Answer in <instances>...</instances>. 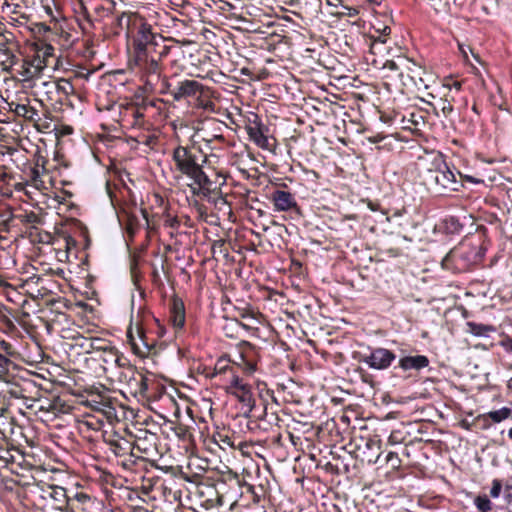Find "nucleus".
<instances>
[{"mask_svg": "<svg viewBox=\"0 0 512 512\" xmlns=\"http://www.w3.org/2000/svg\"><path fill=\"white\" fill-rule=\"evenodd\" d=\"M499 345L508 353H512V337L504 335L499 341Z\"/></svg>", "mask_w": 512, "mask_h": 512, "instance_id": "nucleus-64", "label": "nucleus"}, {"mask_svg": "<svg viewBox=\"0 0 512 512\" xmlns=\"http://www.w3.org/2000/svg\"><path fill=\"white\" fill-rule=\"evenodd\" d=\"M34 127L41 133H48L53 131L51 122L47 121L46 119H41L39 116L38 121H33Z\"/></svg>", "mask_w": 512, "mask_h": 512, "instance_id": "nucleus-58", "label": "nucleus"}, {"mask_svg": "<svg viewBox=\"0 0 512 512\" xmlns=\"http://www.w3.org/2000/svg\"><path fill=\"white\" fill-rule=\"evenodd\" d=\"M424 75H426L425 69L418 66L415 62H412L411 66L407 67L406 72L401 71L399 73L403 86L417 91L429 88Z\"/></svg>", "mask_w": 512, "mask_h": 512, "instance_id": "nucleus-24", "label": "nucleus"}, {"mask_svg": "<svg viewBox=\"0 0 512 512\" xmlns=\"http://www.w3.org/2000/svg\"><path fill=\"white\" fill-rule=\"evenodd\" d=\"M89 340L91 346V354H96V356L112 345L110 341L103 338L89 337Z\"/></svg>", "mask_w": 512, "mask_h": 512, "instance_id": "nucleus-47", "label": "nucleus"}, {"mask_svg": "<svg viewBox=\"0 0 512 512\" xmlns=\"http://www.w3.org/2000/svg\"><path fill=\"white\" fill-rule=\"evenodd\" d=\"M173 171L187 178L194 174L207 161V155L195 142L187 145L178 144L172 151Z\"/></svg>", "mask_w": 512, "mask_h": 512, "instance_id": "nucleus-10", "label": "nucleus"}, {"mask_svg": "<svg viewBox=\"0 0 512 512\" xmlns=\"http://www.w3.org/2000/svg\"><path fill=\"white\" fill-rule=\"evenodd\" d=\"M258 397L263 405L264 417L268 416V410L272 409V405H279L274 390L270 389L265 382H258L256 385Z\"/></svg>", "mask_w": 512, "mask_h": 512, "instance_id": "nucleus-33", "label": "nucleus"}, {"mask_svg": "<svg viewBox=\"0 0 512 512\" xmlns=\"http://www.w3.org/2000/svg\"><path fill=\"white\" fill-rule=\"evenodd\" d=\"M87 403L91 406L92 410L102 416L98 422H102L103 419L112 422V420L116 418V409L109 398L100 394L92 395L91 399L87 400Z\"/></svg>", "mask_w": 512, "mask_h": 512, "instance_id": "nucleus-30", "label": "nucleus"}, {"mask_svg": "<svg viewBox=\"0 0 512 512\" xmlns=\"http://www.w3.org/2000/svg\"><path fill=\"white\" fill-rule=\"evenodd\" d=\"M106 186L107 193L109 195L113 207L115 209L119 207L126 213V231L130 237H133L140 229L141 223L136 215L126 212L124 207L128 205V202H132V204L135 205V199L133 197L131 189L123 182L120 184V186L115 185V189L119 192L121 196V199H119L116 192L110 187V184L107 183Z\"/></svg>", "mask_w": 512, "mask_h": 512, "instance_id": "nucleus-14", "label": "nucleus"}, {"mask_svg": "<svg viewBox=\"0 0 512 512\" xmlns=\"http://www.w3.org/2000/svg\"><path fill=\"white\" fill-rule=\"evenodd\" d=\"M397 364L394 366V370H401L404 373L409 371L419 372L424 368H427L430 364V360L425 355H409L407 350L398 347Z\"/></svg>", "mask_w": 512, "mask_h": 512, "instance_id": "nucleus-23", "label": "nucleus"}, {"mask_svg": "<svg viewBox=\"0 0 512 512\" xmlns=\"http://www.w3.org/2000/svg\"><path fill=\"white\" fill-rule=\"evenodd\" d=\"M206 377L210 379L220 378L229 384L232 382L233 375H239V369L236 360H232L229 355L220 356L213 368H205Z\"/></svg>", "mask_w": 512, "mask_h": 512, "instance_id": "nucleus-22", "label": "nucleus"}, {"mask_svg": "<svg viewBox=\"0 0 512 512\" xmlns=\"http://www.w3.org/2000/svg\"><path fill=\"white\" fill-rule=\"evenodd\" d=\"M130 371L132 375L129 384L134 387V393L147 399L155 398L160 389V383L156 380L155 375L153 373H143L134 367H130Z\"/></svg>", "mask_w": 512, "mask_h": 512, "instance_id": "nucleus-18", "label": "nucleus"}, {"mask_svg": "<svg viewBox=\"0 0 512 512\" xmlns=\"http://www.w3.org/2000/svg\"><path fill=\"white\" fill-rule=\"evenodd\" d=\"M13 463L14 457L11 450L7 447L0 446V469L9 468Z\"/></svg>", "mask_w": 512, "mask_h": 512, "instance_id": "nucleus-51", "label": "nucleus"}, {"mask_svg": "<svg viewBox=\"0 0 512 512\" xmlns=\"http://www.w3.org/2000/svg\"><path fill=\"white\" fill-rule=\"evenodd\" d=\"M77 20L80 28L84 33H87L88 30L93 26L91 16L87 8L83 4H81V11Z\"/></svg>", "mask_w": 512, "mask_h": 512, "instance_id": "nucleus-48", "label": "nucleus"}, {"mask_svg": "<svg viewBox=\"0 0 512 512\" xmlns=\"http://www.w3.org/2000/svg\"><path fill=\"white\" fill-rule=\"evenodd\" d=\"M239 361L236 364L239 370L246 375H252L258 370V364L261 359V348L248 342L242 341L238 345Z\"/></svg>", "mask_w": 512, "mask_h": 512, "instance_id": "nucleus-19", "label": "nucleus"}, {"mask_svg": "<svg viewBox=\"0 0 512 512\" xmlns=\"http://www.w3.org/2000/svg\"><path fill=\"white\" fill-rule=\"evenodd\" d=\"M456 176L458 180H461L462 185L464 186L465 182L471 183V184H481L483 183L482 179L476 178L471 175L462 174L460 171L456 169Z\"/></svg>", "mask_w": 512, "mask_h": 512, "instance_id": "nucleus-60", "label": "nucleus"}, {"mask_svg": "<svg viewBox=\"0 0 512 512\" xmlns=\"http://www.w3.org/2000/svg\"><path fill=\"white\" fill-rule=\"evenodd\" d=\"M196 493L199 497L200 505L206 509L223 505V497L214 485L201 482L197 485Z\"/></svg>", "mask_w": 512, "mask_h": 512, "instance_id": "nucleus-29", "label": "nucleus"}, {"mask_svg": "<svg viewBox=\"0 0 512 512\" xmlns=\"http://www.w3.org/2000/svg\"><path fill=\"white\" fill-rule=\"evenodd\" d=\"M30 54L36 62L37 60L41 61L42 70L52 65L56 60L54 47L46 42L35 43Z\"/></svg>", "mask_w": 512, "mask_h": 512, "instance_id": "nucleus-31", "label": "nucleus"}, {"mask_svg": "<svg viewBox=\"0 0 512 512\" xmlns=\"http://www.w3.org/2000/svg\"><path fill=\"white\" fill-rule=\"evenodd\" d=\"M512 414V410L508 407H502L499 410L490 411L486 414V417L491 419L494 423H499L507 418H509Z\"/></svg>", "mask_w": 512, "mask_h": 512, "instance_id": "nucleus-49", "label": "nucleus"}, {"mask_svg": "<svg viewBox=\"0 0 512 512\" xmlns=\"http://www.w3.org/2000/svg\"><path fill=\"white\" fill-rule=\"evenodd\" d=\"M165 333L166 328L158 318L150 311L139 310L136 317L131 318L126 338L132 352L140 358H146L160 352L161 339Z\"/></svg>", "mask_w": 512, "mask_h": 512, "instance_id": "nucleus-2", "label": "nucleus"}, {"mask_svg": "<svg viewBox=\"0 0 512 512\" xmlns=\"http://www.w3.org/2000/svg\"><path fill=\"white\" fill-rule=\"evenodd\" d=\"M14 377L0 378V413H5L14 399L26 398V391L31 382L19 383Z\"/></svg>", "mask_w": 512, "mask_h": 512, "instance_id": "nucleus-17", "label": "nucleus"}, {"mask_svg": "<svg viewBox=\"0 0 512 512\" xmlns=\"http://www.w3.org/2000/svg\"><path fill=\"white\" fill-rule=\"evenodd\" d=\"M474 505L476 506L479 512H489L492 510V502L489 497L485 494L478 495L474 499Z\"/></svg>", "mask_w": 512, "mask_h": 512, "instance_id": "nucleus-50", "label": "nucleus"}, {"mask_svg": "<svg viewBox=\"0 0 512 512\" xmlns=\"http://www.w3.org/2000/svg\"><path fill=\"white\" fill-rule=\"evenodd\" d=\"M438 229L445 234H459L463 229V224L458 217L447 216L439 223Z\"/></svg>", "mask_w": 512, "mask_h": 512, "instance_id": "nucleus-39", "label": "nucleus"}, {"mask_svg": "<svg viewBox=\"0 0 512 512\" xmlns=\"http://www.w3.org/2000/svg\"><path fill=\"white\" fill-rule=\"evenodd\" d=\"M33 504L39 512H53L66 509L69 498L65 488L45 483L35 484L30 489Z\"/></svg>", "mask_w": 512, "mask_h": 512, "instance_id": "nucleus-8", "label": "nucleus"}, {"mask_svg": "<svg viewBox=\"0 0 512 512\" xmlns=\"http://www.w3.org/2000/svg\"><path fill=\"white\" fill-rule=\"evenodd\" d=\"M14 377L0 378V413H5L14 399L26 398V391L31 382L19 383Z\"/></svg>", "mask_w": 512, "mask_h": 512, "instance_id": "nucleus-16", "label": "nucleus"}, {"mask_svg": "<svg viewBox=\"0 0 512 512\" xmlns=\"http://www.w3.org/2000/svg\"><path fill=\"white\" fill-rule=\"evenodd\" d=\"M11 110L16 116L24 118L26 121L32 122L39 120V111L29 104L12 103Z\"/></svg>", "mask_w": 512, "mask_h": 512, "instance_id": "nucleus-38", "label": "nucleus"}, {"mask_svg": "<svg viewBox=\"0 0 512 512\" xmlns=\"http://www.w3.org/2000/svg\"><path fill=\"white\" fill-rule=\"evenodd\" d=\"M158 102L163 100L135 96L130 101L112 105L113 109H118L120 125L125 129L138 131L136 141L150 148L158 143V136L153 131V123L148 117V112L155 108Z\"/></svg>", "mask_w": 512, "mask_h": 512, "instance_id": "nucleus-3", "label": "nucleus"}, {"mask_svg": "<svg viewBox=\"0 0 512 512\" xmlns=\"http://www.w3.org/2000/svg\"><path fill=\"white\" fill-rule=\"evenodd\" d=\"M103 442L107 445L116 458L117 464L124 470L137 472L142 469V459L134 452L133 440L121 435L118 432L105 431L102 435Z\"/></svg>", "mask_w": 512, "mask_h": 512, "instance_id": "nucleus-7", "label": "nucleus"}, {"mask_svg": "<svg viewBox=\"0 0 512 512\" xmlns=\"http://www.w3.org/2000/svg\"><path fill=\"white\" fill-rule=\"evenodd\" d=\"M264 442L269 443V445H271V446H276V447L283 446L282 435L280 432L274 433L271 437L265 438Z\"/></svg>", "mask_w": 512, "mask_h": 512, "instance_id": "nucleus-61", "label": "nucleus"}, {"mask_svg": "<svg viewBox=\"0 0 512 512\" xmlns=\"http://www.w3.org/2000/svg\"><path fill=\"white\" fill-rule=\"evenodd\" d=\"M278 420L279 418L275 411H271L268 413V416L265 417L263 412L256 420H250L248 422V428L260 434L261 432H267L272 422Z\"/></svg>", "mask_w": 512, "mask_h": 512, "instance_id": "nucleus-36", "label": "nucleus"}, {"mask_svg": "<svg viewBox=\"0 0 512 512\" xmlns=\"http://www.w3.org/2000/svg\"><path fill=\"white\" fill-rule=\"evenodd\" d=\"M412 443L413 440L411 439V434L406 430L405 427L392 430L387 440V445L389 446L404 445V447L402 448V452L407 456H409L407 446Z\"/></svg>", "mask_w": 512, "mask_h": 512, "instance_id": "nucleus-34", "label": "nucleus"}, {"mask_svg": "<svg viewBox=\"0 0 512 512\" xmlns=\"http://www.w3.org/2000/svg\"><path fill=\"white\" fill-rule=\"evenodd\" d=\"M188 179L191 180L188 187L194 197L211 202L218 209H222L224 205L229 206L226 196H224L221 191L222 183L218 184L216 181L210 179L204 171L203 166L189 176Z\"/></svg>", "mask_w": 512, "mask_h": 512, "instance_id": "nucleus-9", "label": "nucleus"}, {"mask_svg": "<svg viewBox=\"0 0 512 512\" xmlns=\"http://www.w3.org/2000/svg\"><path fill=\"white\" fill-rule=\"evenodd\" d=\"M226 392L234 396L243 407H246L248 413L252 412L255 407V399L251 386L243 378L239 375H233L232 382L226 385Z\"/></svg>", "mask_w": 512, "mask_h": 512, "instance_id": "nucleus-20", "label": "nucleus"}, {"mask_svg": "<svg viewBox=\"0 0 512 512\" xmlns=\"http://www.w3.org/2000/svg\"><path fill=\"white\" fill-rule=\"evenodd\" d=\"M46 404H48V408H50L51 411L50 415L52 416L46 420H53V418L58 417L61 414H68L72 410V406L61 397L46 399Z\"/></svg>", "mask_w": 512, "mask_h": 512, "instance_id": "nucleus-37", "label": "nucleus"}, {"mask_svg": "<svg viewBox=\"0 0 512 512\" xmlns=\"http://www.w3.org/2000/svg\"><path fill=\"white\" fill-rule=\"evenodd\" d=\"M36 223L29 224L24 233L32 244H50L53 240L51 233L38 228Z\"/></svg>", "mask_w": 512, "mask_h": 512, "instance_id": "nucleus-35", "label": "nucleus"}, {"mask_svg": "<svg viewBox=\"0 0 512 512\" xmlns=\"http://www.w3.org/2000/svg\"><path fill=\"white\" fill-rule=\"evenodd\" d=\"M126 38L131 45L128 67L139 80L150 72L155 75L158 67L176 48L170 44L172 39L155 32L147 19L138 12L129 15Z\"/></svg>", "mask_w": 512, "mask_h": 512, "instance_id": "nucleus-1", "label": "nucleus"}, {"mask_svg": "<svg viewBox=\"0 0 512 512\" xmlns=\"http://www.w3.org/2000/svg\"><path fill=\"white\" fill-rule=\"evenodd\" d=\"M41 218L34 212L14 214L11 210L0 211V241L10 237L16 239L23 233L22 226L40 223Z\"/></svg>", "mask_w": 512, "mask_h": 512, "instance_id": "nucleus-12", "label": "nucleus"}, {"mask_svg": "<svg viewBox=\"0 0 512 512\" xmlns=\"http://www.w3.org/2000/svg\"><path fill=\"white\" fill-rule=\"evenodd\" d=\"M74 340V344H69L70 352L76 355L91 354L89 337H85L82 334H80V336H77L76 339Z\"/></svg>", "mask_w": 512, "mask_h": 512, "instance_id": "nucleus-41", "label": "nucleus"}, {"mask_svg": "<svg viewBox=\"0 0 512 512\" xmlns=\"http://www.w3.org/2000/svg\"><path fill=\"white\" fill-rule=\"evenodd\" d=\"M164 225L173 230H177L180 226V220L176 216H171V215L167 214L166 218L164 220Z\"/></svg>", "mask_w": 512, "mask_h": 512, "instance_id": "nucleus-62", "label": "nucleus"}, {"mask_svg": "<svg viewBox=\"0 0 512 512\" xmlns=\"http://www.w3.org/2000/svg\"><path fill=\"white\" fill-rule=\"evenodd\" d=\"M169 321L176 330L184 328L186 315L185 306L180 298H173L170 305Z\"/></svg>", "mask_w": 512, "mask_h": 512, "instance_id": "nucleus-32", "label": "nucleus"}, {"mask_svg": "<svg viewBox=\"0 0 512 512\" xmlns=\"http://www.w3.org/2000/svg\"><path fill=\"white\" fill-rule=\"evenodd\" d=\"M156 443V434L147 431H145L144 437H137L133 440L134 452H139L138 458L142 459V469L145 467L146 460L157 454Z\"/></svg>", "mask_w": 512, "mask_h": 512, "instance_id": "nucleus-28", "label": "nucleus"}, {"mask_svg": "<svg viewBox=\"0 0 512 512\" xmlns=\"http://www.w3.org/2000/svg\"><path fill=\"white\" fill-rule=\"evenodd\" d=\"M13 359L0 353V378L14 377V372L17 370L18 365Z\"/></svg>", "mask_w": 512, "mask_h": 512, "instance_id": "nucleus-42", "label": "nucleus"}, {"mask_svg": "<svg viewBox=\"0 0 512 512\" xmlns=\"http://www.w3.org/2000/svg\"><path fill=\"white\" fill-rule=\"evenodd\" d=\"M0 324L2 329L6 333H14L17 331V327L14 322L8 316H2L0 318Z\"/></svg>", "mask_w": 512, "mask_h": 512, "instance_id": "nucleus-57", "label": "nucleus"}, {"mask_svg": "<svg viewBox=\"0 0 512 512\" xmlns=\"http://www.w3.org/2000/svg\"><path fill=\"white\" fill-rule=\"evenodd\" d=\"M269 200L273 204L274 211H295L297 213L300 212V208L298 206L295 194L291 193L290 191H286L283 189H274L269 195Z\"/></svg>", "mask_w": 512, "mask_h": 512, "instance_id": "nucleus-26", "label": "nucleus"}, {"mask_svg": "<svg viewBox=\"0 0 512 512\" xmlns=\"http://www.w3.org/2000/svg\"><path fill=\"white\" fill-rule=\"evenodd\" d=\"M80 336V333L78 331H75L73 329L67 328L62 329L61 331V337L68 342H66V346L69 348V344H74L76 337Z\"/></svg>", "mask_w": 512, "mask_h": 512, "instance_id": "nucleus-56", "label": "nucleus"}, {"mask_svg": "<svg viewBox=\"0 0 512 512\" xmlns=\"http://www.w3.org/2000/svg\"><path fill=\"white\" fill-rule=\"evenodd\" d=\"M53 131L55 132V136L59 139L61 137L71 135L74 129L70 125L59 124L53 126Z\"/></svg>", "mask_w": 512, "mask_h": 512, "instance_id": "nucleus-55", "label": "nucleus"}, {"mask_svg": "<svg viewBox=\"0 0 512 512\" xmlns=\"http://www.w3.org/2000/svg\"><path fill=\"white\" fill-rule=\"evenodd\" d=\"M236 316L240 317L247 321V323H243V327L249 328L251 322H260V318L262 314L258 311H255L251 306L246 305L244 307H235Z\"/></svg>", "mask_w": 512, "mask_h": 512, "instance_id": "nucleus-40", "label": "nucleus"}, {"mask_svg": "<svg viewBox=\"0 0 512 512\" xmlns=\"http://www.w3.org/2000/svg\"><path fill=\"white\" fill-rule=\"evenodd\" d=\"M485 250L480 239H465L452 248L441 261L444 270L453 273L469 271L484 257Z\"/></svg>", "mask_w": 512, "mask_h": 512, "instance_id": "nucleus-6", "label": "nucleus"}, {"mask_svg": "<svg viewBox=\"0 0 512 512\" xmlns=\"http://www.w3.org/2000/svg\"><path fill=\"white\" fill-rule=\"evenodd\" d=\"M417 169L422 184L429 190L444 194L459 192L463 188L461 180L456 176V168L447 163L440 152L420 156Z\"/></svg>", "mask_w": 512, "mask_h": 512, "instance_id": "nucleus-4", "label": "nucleus"}, {"mask_svg": "<svg viewBox=\"0 0 512 512\" xmlns=\"http://www.w3.org/2000/svg\"><path fill=\"white\" fill-rule=\"evenodd\" d=\"M247 134L251 141L262 149L270 150L274 145L268 137L269 128L265 126L261 120L255 115L254 120H250L246 126ZM275 142V139H272Z\"/></svg>", "mask_w": 512, "mask_h": 512, "instance_id": "nucleus-25", "label": "nucleus"}, {"mask_svg": "<svg viewBox=\"0 0 512 512\" xmlns=\"http://www.w3.org/2000/svg\"><path fill=\"white\" fill-rule=\"evenodd\" d=\"M115 355V347L113 345L109 346L105 349V351L98 354L96 357H93L94 360L100 361L101 367L104 371H108L109 369L113 368V364L115 362L114 360Z\"/></svg>", "mask_w": 512, "mask_h": 512, "instance_id": "nucleus-43", "label": "nucleus"}, {"mask_svg": "<svg viewBox=\"0 0 512 512\" xmlns=\"http://www.w3.org/2000/svg\"><path fill=\"white\" fill-rule=\"evenodd\" d=\"M435 108H439L446 118L449 117L454 110L451 100H449L446 95L438 100Z\"/></svg>", "mask_w": 512, "mask_h": 512, "instance_id": "nucleus-52", "label": "nucleus"}, {"mask_svg": "<svg viewBox=\"0 0 512 512\" xmlns=\"http://www.w3.org/2000/svg\"><path fill=\"white\" fill-rule=\"evenodd\" d=\"M155 75L151 72L141 78L142 89L146 93L169 95L175 102L189 101L204 89V85L196 80L179 78L176 74L166 76L162 63Z\"/></svg>", "mask_w": 512, "mask_h": 512, "instance_id": "nucleus-5", "label": "nucleus"}, {"mask_svg": "<svg viewBox=\"0 0 512 512\" xmlns=\"http://www.w3.org/2000/svg\"><path fill=\"white\" fill-rule=\"evenodd\" d=\"M208 89L204 86V89L201 92L194 96L195 107L206 110V111H214L215 104L207 97Z\"/></svg>", "mask_w": 512, "mask_h": 512, "instance_id": "nucleus-45", "label": "nucleus"}, {"mask_svg": "<svg viewBox=\"0 0 512 512\" xmlns=\"http://www.w3.org/2000/svg\"><path fill=\"white\" fill-rule=\"evenodd\" d=\"M384 460L392 470H396L401 466V459L399 458L397 451H389L385 455Z\"/></svg>", "mask_w": 512, "mask_h": 512, "instance_id": "nucleus-54", "label": "nucleus"}, {"mask_svg": "<svg viewBox=\"0 0 512 512\" xmlns=\"http://www.w3.org/2000/svg\"><path fill=\"white\" fill-rule=\"evenodd\" d=\"M48 164L49 160L47 155H44L43 151L37 147L32 156L30 166L24 171L26 177L25 184L39 191L48 190L52 181L50 170L47 167Z\"/></svg>", "mask_w": 512, "mask_h": 512, "instance_id": "nucleus-13", "label": "nucleus"}, {"mask_svg": "<svg viewBox=\"0 0 512 512\" xmlns=\"http://www.w3.org/2000/svg\"><path fill=\"white\" fill-rule=\"evenodd\" d=\"M397 350H392L384 347H368V352H360L358 360L365 363L370 369L373 370H388L394 368V363L397 361Z\"/></svg>", "mask_w": 512, "mask_h": 512, "instance_id": "nucleus-15", "label": "nucleus"}, {"mask_svg": "<svg viewBox=\"0 0 512 512\" xmlns=\"http://www.w3.org/2000/svg\"><path fill=\"white\" fill-rule=\"evenodd\" d=\"M0 353L12 358H17L19 356L16 347L4 339H0Z\"/></svg>", "mask_w": 512, "mask_h": 512, "instance_id": "nucleus-53", "label": "nucleus"}, {"mask_svg": "<svg viewBox=\"0 0 512 512\" xmlns=\"http://www.w3.org/2000/svg\"><path fill=\"white\" fill-rule=\"evenodd\" d=\"M114 360H115V362L113 364V367H119V368H124L126 366H128L129 368L131 367L129 364V360L122 353H120L116 348H115Z\"/></svg>", "mask_w": 512, "mask_h": 512, "instance_id": "nucleus-59", "label": "nucleus"}, {"mask_svg": "<svg viewBox=\"0 0 512 512\" xmlns=\"http://www.w3.org/2000/svg\"><path fill=\"white\" fill-rule=\"evenodd\" d=\"M10 63L15 73L24 82L40 77L43 72L40 64L41 61L37 60L36 62L30 53L22 59L16 58L13 55Z\"/></svg>", "mask_w": 512, "mask_h": 512, "instance_id": "nucleus-21", "label": "nucleus"}, {"mask_svg": "<svg viewBox=\"0 0 512 512\" xmlns=\"http://www.w3.org/2000/svg\"><path fill=\"white\" fill-rule=\"evenodd\" d=\"M170 428L179 440L183 442H190L192 440L193 435L188 426L181 423L171 422Z\"/></svg>", "mask_w": 512, "mask_h": 512, "instance_id": "nucleus-46", "label": "nucleus"}, {"mask_svg": "<svg viewBox=\"0 0 512 512\" xmlns=\"http://www.w3.org/2000/svg\"><path fill=\"white\" fill-rule=\"evenodd\" d=\"M502 491V482L499 479H494L492 481V487L490 489V496L493 498L499 497Z\"/></svg>", "mask_w": 512, "mask_h": 512, "instance_id": "nucleus-63", "label": "nucleus"}, {"mask_svg": "<svg viewBox=\"0 0 512 512\" xmlns=\"http://www.w3.org/2000/svg\"><path fill=\"white\" fill-rule=\"evenodd\" d=\"M467 332L474 336H488L489 333L494 332L496 328L493 325H487L482 323H476L469 321L466 323Z\"/></svg>", "mask_w": 512, "mask_h": 512, "instance_id": "nucleus-44", "label": "nucleus"}, {"mask_svg": "<svg viewBox=\"0 0 512 512\" xmlns=\"http://www.w3.org/2000/svg\"><path fill=\"white\" fill-rule=\"evenodd\" d=\"M95 11L103 22V29L106 34L113 37L119 36L123 30H125V35H127L129 15H135L136 13L131 11L119 12L116 9V2L113 0H108L106 6H98Z\"/></svg>", "mask_w": 512, "mask_h": 512, "instance_id": "nucleus-11", "label": "nucleus"}, {"mask_svg": "<svg viewBox=\"0 0 512 512\" xmlns=\"http://www.w3.org/2000/svg\"><path fill=\"white\" fill-rule=\"evenodd\" d=\"M43 86L46 88V94H51L53 92L58 93L59 95H63L65 97H59V101L63 103H68L71 107H73V103L70 101V96H75L79 100H81L80 95L75 91L74 85L70 79L61 78L58 81H49L43 82Z\"/></svg>", "mask_w": 512, "mask_h": 512, "instance_id": "nucleus-27", "label": "nucleus"}]
</instances>
